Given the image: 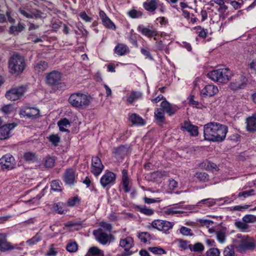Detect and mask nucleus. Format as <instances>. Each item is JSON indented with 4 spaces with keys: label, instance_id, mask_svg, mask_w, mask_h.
Here are the masks:
<instances>
[{
    "label": "nucleus",
    "instance_id": "72a5a7b5",
    "mask_svg": "<svg viewBox=\"0 0 256 256\" xmlns=\"http://www.w3.org/2000/svg\"><path fill=\"white\" fill-rule=\"evenodd\" d=\"M154 116L157 122L160 124L164 122V111L161 108H157L154 112Z\"/></svg>",
    "mask_w": 256,
    "mask_h": 256
},
{
    "label": "nucleus",
    "instance_id": "7ed1b4c3",
    "mask_svg": "<svg viewBox=\"0 0 256 256\" xmlns=\"http://www.w3.org/2000/svg\"><path fill=\"white\" fill-rule=\"evenodd\" d=\"M238 240H234V247L240 252H244L248 250H253L256 244L254 240L247 236H242L240 234L236 235Z\"/></svg>",
    "mask_w": 256,
    "mask_h": 256
},
{
    "label": "nucleus",
    "instance_id": "9d476101",
    "mask_svg": "<svg viewBox=\"0 0 256 256\" xmlns=\"http://www.w3.org/2000/svg\"><path fill=\"white\" fill-rule=\"evenodd\" d=\"M104 166L100 158L97 156H93L92 159L91 172L96 176H99L102 172Z\"/></svg>",
    "mask_w": 256,
    "mask_h": 256
},
{
    "label": "nucleus",
    "instance_id": "4d7b16f0",
    "mask_svg": "<svg viewBox=\"0 0 256 256\" xmlns=\"http://www.w3.org/2000/svg\"><path fill=\"white\" fill-rule=\"evenodd\" d=\"M150 237V234L147 232H140L138 234V238L140 240L141 242L146 243L147 242V238Z\"/></svg>",
    "mask_w": 256,
    "mask_h": 256
},
{
    "label": "nucleus",
    "instance_id": "ea45409f",
    "mask_svg": "<svg viewBox=\"0 0 256 256\" xmlns=\"http://www.w3.org/2000/svg\"><path fill=\"white\" fill-rule=\"evenodd\" d=\"M61 182L58 180H54L52 182L51 189L54 192H61L62 189L60 186Z\"/></svg>",
    "mask_w": 256,
    "mask_h": 256
},
{
    "label": "nucleus",
    "instance_id": "13d9d810",
    "mask_svg": "<svg viewBox=\"0 0 256 256\" xmlns=\"http://www.w3.org/2000/svg\"><path fill=\"white\" fill-rule=\"evenodd\" d=\"M179 242V246L180 248L184 249V250H187L188 248L190 249V247L191 246V244H189V242L186 240H178Z\"/></svg>",
    "mask_w": 256,
    "mask_h": 256
},
{
    "label": "nucleus",
    "instance_id": "49530a36",
    "mask_svg": "<svg viewBox=\"0 0 256 256\" xmlns=\"http://www.w3.org/2000/svg\"><path fill=\"white\" fill-rule=\"evenodd\" d=\"M24 29V26L19 23L16 26H11L10 27V32L12 34H14L15 32H20Z\"/></svg>",
    "mask_w": 256,
    "mask_h": 256
},
{
    "label": "nucleus",
    "instance_id": "f704fd0d",
    "mask_svg": "<svg viewBox=\"0 0 256 256\" xmlns=\"http://www.w3.org/2000/svg\"><path fill=\"white\" fill-rule=\"evenodd\" d=\"M58 125L59 126L60 130L61 132H69L68 130L66 128L68 126L70 125V122L67 118H64L60 120L58 122Z\"/></svg>",
    "mask_w": 256,
    "mask_h": 256
},
{
    "label": "nucleus",
    "instance_id": "aec40b11",
    "mask_svg": "<svg viewBox=\"0 0 256 256\" xmlns=\"http://www.w3.org/2000/svg\"><path fill=\"white\" fill-rule=\"evenodd\" d=\"M182 128L188 132L190 136H196L198 135V128L197 126L191 124L190 122L185 121L182 126Z\"/></svg>",
    "mask_w": 256,
    "mask_h": 256
},
{
    "label": "nucleus",
    "instance_id": "69168bd1",
    "mask_svg": "<svg viewBox=\"0 0 256 256\" xmlns=\"http://www.w3.org/2000/svg\"><path fill=\"white\" fill-rule=\"evenodd\" d=\"M197 30L200 31L198 32V36L202 38H206L207 36V32H206L204 28H202L200 26H198Z\"/></svg>",
    "mask_w": 256,
    "mask_h": 256
},
{
    "label": "nucleus",
    "instance_id": "6e6d98bb",
    "mask_svg": "<svg viewBox=\"0 0 256 256\" xmlns=\"http://www.w3.org/2000/svg\"><path fill=\"white\" fill-rule=\"evenodd\" d=\"M103 24L108 28H113L115 29L116 26L114 23L111 21V20L108 18V16L103 20L102 21Z\"/></svg>",
    "mask_w": 256,
    "mask_h": 256
},
{
    "label": "nucleus",
    "instance_id": "5701e85b",
    "mask_svg": "<svg viewBox=\"0 0 256 256\" xmlns=\"http://www.w3.org/2000/svg\"><path fill=\"white\" fill-rule=\"evenodd\" d=\"M114 53L118 56H124L130 52L128 47L125 44L120 43L118 44L114 50Z\"/></svg>",
    "mask_w": 256,
    "mask_h": 256
},
{
    "label": "nucleus",
    "instance_id": "b1692460",
    "mask_svg": "<svg viewBox=\"0 0 256 256\" xmlns=\"http://www.w3.org/2000/svg\"><path fill=\"white\" fill-rule=\"evenodd\" d=\"M138 30L140 32L142 35L146 36L148 38H152L158 34L157 32L154 30H150L148 28L143 27L142 25L138 26Z\"/></svg>",
    "mask_w": 256,
    "mask_h": 256
},
{
    "label": "nucleus",
    "instance_id": "338daca9",
    "mask_svg": "<svg viewBox=\"0 0 256 256\" xmlns=\"http://www.w3.org/2000/svg\"><path fill=\"white\" fill-rule=\"evenodd\" d=\"M80 16L82 19L86 22H90L92 21V18L88 16L84 12H81Z\"/></svg>",
    "mask_w": 256,
    "mask_h": 256
},
{
    "label": "nucleus",
    "instance_id": "2f4dec72",
    "mask_svg": "<svg viewBox=\"0 0 256 256\" xmlns=\"http://www.w3.org/2000/svg\"><path fill=\"white\" fill-rule=\"evenodd\" d=\"M130 120L134 124H144V120L136 114H132L130 116Z\"/></svg>",
    "mask_w": 256,
    "mask_h": 256
},
{
    "label": "nucleus",
    "instance_id": "a19ab883",
    "mask_svg": "<svg viewBox=\"0 0 256 256\" xmlns=\"http://www.w3.org/2000/svg\"><path fill=\"white\" fill-rule=\"evenodd\" d=\"M242 220L248 224V223L256 222V216L252 214H246L244 216Z\"/></svg>",
    "mask_w": 256,
    "mask_h": 256
},
{
    "label": "nucleus",
    "instance_id": "de8ad7c7",
    "mask_svg": "<svg viewBox=\"0 0 256 256\" xmlns=\"http://www.w3.org/2000/svg\"><path fill=\"white\" fill-rule=\"evenodd\" d=\"M55 159L53 157L48 156L46 158L44 164L46 168H50L54 166Z\"/></svg>",
    "mask_w": 256,
    "mask_h": 256
},
{
    "label": "nucleus",
    "instance_id": "5fc2aeb1",
    "mask_svg": "<svg viewBox=\"0 0 256 256\" xmlns=\"http://www.w3.org/2000/svg\"><path fill=\"white\" fill-rule=\"evenodd\" d=\"M224 256H234V252L232 246H227L224 251Z\"/></svg>",
    "mask_w": 256,
    "mask_h": 256
},
{
    "label": "nucleus",
    "instance_id": "0eeeda50",
    "mask_svg": "<svg viewBox=\"0 0 256 256\" xmlns=\"http://www.w3.org/2000/svg\"><path fill=\"white\" fill-rule=\"evenodd\" d=\"M234 78L229 84V88L234 90L242 89L247 84L248 80L244 76L236 74L234 76Z\"/></svg>",
    "mask_w": 256,
    "mask_h": 256
},
{
    "label": "nucleus",
    "instance_id": "20e7f679",
    "mask_svg": "<svg viewBox=\"0 0 256 256\" xmlns=\"http://www.w3.org/2000/svg\"><path fill=\"white\" fill-rule=\"evenodd\" d=\"M26 62L24 58L18 54H12L8 60V68L12 74L18 75L24 70Z\"/></svg>",
    "mask_w": 256,
    "mask_h": 256
},
{
    "label": "nucleus",
    "instance_id": "c9c22d12",
    "mask_svg": "<svg viewBox=\"0 0 256 256\" xmlns=\"http://www.w3.org/2000/svg\"><path fill=\"white\" fill-rule=\"evenodd\" d=\"M24 158L28 162H34L36 160L37 157L35 153L26 152L24 154Z\"/></svg>",
    "mask_w": 256,
    "mask_h": 256
},
{
    "label": "nucleus",
    "instance_id": "37998d69",
    "mask_svg": "<svg viewBox=\"0 0 256 256\" xmlns=\"http://www.w3.org/2000/svg\"><path fill=\"white\" fill-rule=\"evenodd\" d=\"M190 250L192 252H200L204 250V245L200 242L196 243L194 245L191 244Z\"/></svg>",
    "mask_w": 256,
    "mask_h": 256
},
{
    "label": "nucleus",
    "instance_id": "bb28decb",
    "mask_svg": "<svg viewBox=\"0 0 256 256\" xmlns=\"http://www.w3.org/2000/svg\"><path fill=\"white\" fill-rule=\"evenodd\" d=\"M104 252L96 246L90 248L85 256H104Z\"/></svg>",
    "mask_w": 256,
    "mask_h": 256
},
{
    "label": "nucleus",
    "instance_id": "09e8293b",
    "mask_svg": "<svg viewBox=\"0 0 256 256\" xmlns=\"http://www.w3.org/2000/svg\"><path fill=\"white\" fill-rule=\"evenodd\" d=\"M204 204L208 206H214L216 202L214 200L211 198L204 199L200 201L197 204V206H199L200 204Z\"/></svg>",
    "mask_w": 256,
    "mask_h": 256
},
{
    "label": "nucleus",
    "instance_id": "c756f323",
    "mask_svg": "<svg viewBox=\"0 0 256 256\" xmlns=\"http://www.w3.org/2000/svg\"><path fill=\"white\" fill-rule=\"evenodd\" d=\"M226 228H224L216 232V239L220 244H223L226 241Z\"/></svg>",
    "mask_w": 256,
    "mask_h": 256
},
{
    "label": "nucleus",
    "instance_id": "052dcab7",
    "mask_svg": "<svg viewBox=\"0 0 256 256\" xmlns=\"http://www.w3.org/2000/svg\"><path fill=\"white\" fill-rule=\"evenodd\" d=\"M140 52L142 54H144L146 58H149L150 60H153V58L148 48H141Z\"/></svg>",
    "mask_w": 256,
    "mask_h": 256
},
{
    "label": "nucleus",
    "instance_id": "2eb2a0df",
    "mask_svg": "<svg viewBox=\"0 0 256 256\" xmlns=\"http://www.w3.org/2000/svg\"><path fill=\"white\" fill-rule=\"evenodd\" d=\"M76 178L75 171L72 168L66 169L63 176L64 181L66 184L70 186L74 184L76 182Z\"/></svg>",
    "mask_w": 256,
    "mask_h": 256
},
{
    "label": "nucleus",
    "instance_id": "8fccbe9b",
    "mask_svg": "<svg viewBox=\"0 0 256 256\" xmlns=\"http://www.w3.org/2000/svg\"><path fill=\"white\" fill-rule=\"evenodd\" d=\"M66 248L70 252H76L78 250V244L76 242H70L67 244Z\"/></svg>",
    "mask_w": 256,
    "mask_h": 256
},
{
    "label": "nucleus",
    "instance_id": "3c124183",
    "mask_svg": "<svg viewBox=\"0 0 256 256\" xmlns=\"http://www.w3.org/2000/svg\"><path fill=\"white\" fill-rule=\"evenodd\" d=\"M254 194V190L252 189H251L250 190L240 192L238 194V197H239V198L244 197V198H246L248 196H252Z\"/></svg>",
    "mask_w": 256,
    "mask_h": 256
},
{
    "label": "nucleus",
    "instance_id": "4c0bfd02",
    "mask_svg": "<svg viewBox=\"0 0 256 256\" xmlns=\"http://www.w3.org/2000/svg\"><path fill=\"white\" fill-rule=\"evenodd\" d=\"M42 240L41 236L37 233L34 236L26 241V244L30 246L36 244Z\"/></svg>",
    "mask_w": 256,
    "mask_h": 256
},
{
    "label": "nucleus",
    "instance_id": "774afa93",
    "mask_svg": "<svg viewBox=\"0 0 256 256\" xmlns=\"http://www.w3.org/2000/svg\"><path fill=\"white\" fill-rule=\"evenodd\" d=\"M155 46L157 50L160 51L162 50L164 48V46L162 40L156 42Z\"/></svg>",
    "mask_w": 256,
    "mask_h": 256
},
{
    "label": "nucleus",
    "instance_id": "e433bc0d",
    "mask_svg": "<svg viewBox=\"0 0 256 256\" xmlns=\"http://www.w3.org/2000/svg\"><path fill=\"white\" fill-rule=\"evenodd\" d=\"M128 16L132 18H137L142 16L143 13L140 10L132 9L128 12Z\"/></svg>",
    "mask_w": 256,
    "mask_h": 256
},
{
    "label": "nucleus",
    "instance_id": "cd10ccee",
    "mask_svg": "<svg viewBox=\"0 0 256 256\" xmlns=\"http://www.w3.org/2000/svg\"><path fill=\"white\" fill-rule=\"evenodd\" d=\"M235 226L242 232H248L250 231V226L242 220H238L234 222Z\"/></svg>",
    "mask_w": 256,
    "mask_h": 256
},
{
    "label": "nucleus",
    "instance_id": "a211bd4d",
    "mask_svg": "<svg viewBox=\"0 0 256 256\" xmlns=\"http://www.w3.org/2000/svg\"><path fill=\"white\" fill-rule=\"evenodd\" d=\"M218 92V90L216 86L213 84H208L202 90L201 94L203 96H212L216 94Z\"/></svg>",
    "mask_w": 256,
    "mask_h": 256
},
{
    "label": "nucleus",
    "instance_id": "0e129e2a",
    "mask_svg": "<svg viewBox=\"0 0 256 256\" xmlns=\"http://www.w3.org/2000/svg\"><path fill=\"white\" fill-rule=\"evenodd\" d=\"M199 222L202 226H206L208 227L210 225L213 224L214 222L212 220L206 219H200Z\"/></svg>",
    "mask_w": 256,
    "mask_h": 256
},
{
    "label": "nucleus",
    "instance_id": "f8f14e48",
    "mask_svg": "<svg viewBox=\"0 0 256 256\" xmlns=\"http://www.w3.org/2000/svg\"><path fill=\"white\" fill-rule=\"evenodd\" d=\"M62 78L61 74L58 72L54 70L46 76V82L50 85H56L60 83Z\"/></svg>",
    "mask_w": 256,
    "mask_h": 256
},
{
    "label": "nucleus",
    "instance_id": "6ab92c4d",
    "mask_svg": "<svg viewBox=\"0 0 256 256\" xmlns=\"http://www.w3.org/2000/svg\"><path fill=\"white\" fill-rule=\"evenodd\" d=\"M19 248L12 246L11 244L6 240V236L4 234H0V250L6 252L8 250Z\"/></svg>",
    "mask_w": 256,
    "mask_h": 256
},
{
    "label": "nucleus",
    "instance_id": "bf43d9fd",
    "mask_svg": "<svg viewBox=\"0 0 256 256\" xmlns=\"http://www.w3.org/2000/svg\"><path fill=\"white\" fill-rule=\"evenodd\" d=\"M220 252L218 248H212L206 252V256H219Z\"/></svg>",
    "mask_w": 256,
    "mask_h": 256
},
{
    "label": "nucleus",
    "instance_id": "393cba45",
    "mask_svg": "<svg viewBox=\"0 0 256 256\" xmlns=\"http://www.w3.org/2000/svg\"><path fill=\"white\" fill-rule=\"evenodd\" d=\"M158 0H150L143 3V7L148 12H154L158 8Z\"/></svg>",
    "mask_w": 256,
    "mask_h": 256
},
{
    "label": "nucleus",
    "instance_id": "e2e57ef3",
    "mask_svg": "<svg viewBox=\"0 0 256 256\" xmlns=\"http://www.w3.org/2000/svg\"><path fill=\"white\" fill-rule=\"evenodd\" d=\"M79 200H80L78 197H74L68 200V204L69 206H73L78 203Z\"/></svg>",
    "mask_w": 256,
    "mask_h": 256
},
{
    "label": "nucleus",
    "instance_id": "4be33fe9",
    "mask_svg": "<svg viewBox=\"0 0 256 256\" xmlns=\"http://www.w3.org/2000/svg\"><path fill=\"white\" fill-rule=\"evenodd\" d=\"M129 146H120L114 149V153L116 158H122L128 152Z\"/></svg>",
    "mask_w": 256,
    "mask_h": 256
},
{
    "label": "nucleus",
    "instance_id": "a18cd8bd",
    "mask_svg": "<svg viewBox=\"0 0 256 256\" xmlns=\"http://www.w3.org/2000/svg\"><path fill=\"white\" fill-rule=\"evenodd\" d=\"M100 228L102 230H106L110 232L112 230V226L111 224L106 222H101L99 224Z\"/></svg>",
    "mask_w": 256,
    "mask_h": 256
},
{
    "label": "nucleus",
    "instance_id": "6e6552de",
    "mask_svg": "<svg viewBox=\"0 0 256 256\" xmlns=\"http://www.w3.org/2000/svg\"><path fill=\"white\" fill-rule=\"evenodd\" d=\"M19 114L20 118L33 119L40 115V110L36 108L24 106L20 108Z\"/></svg>",
    "mask_w": 256,
    "mask_h": 256
},
{
    "label": "nucleus",
    "instance_id": "1a4fd4ad",
    "mask_svg": "<svg viewBox=\"0 0 256 256\" xmlns=\"http://www.w3.org/2000/svg\"><path fill=\"white\" fill-rule=\"evenodd\" d=\"M93 234L96 236L97 241L103 245L106 244L110 239L114 240L112 235L108 234L103 232L102 228L94 230Z\"/></svg>",
    "mask_w": 256,
    "mask_h": 256
},
{
    "label": "nucleus",
    "instance_id": "473e14b6",
    "mask_svg": "<svg viewBox=\"0 0 256 256\" xmlns=\"http://www.w3.org/2000/svg\"><path fill=\"white\" fill-rule=\"evenodd\" d=\"M48 67V63L45 61H40L38 62L34 66V70L38 73L42 72L47 69Z\"/></svg>",
    "mask_w": 256,
    "mask_h": 256
},
{
    "label": "nucleus",
    "instance_id": "680f3d73",
    "mask_svg": "<svg viewBox=\"0 0 256 256\" xmlns=\"http://www.w3.org/2000/svg\"><path fill=\"white\" fill-rule=\"evenodd\" d=\"M182 212V211L178 210L176 208H168L166 210V213L168 214H181Z\"/></svg>",
    "mask_w": 256,
    "mask_h": 256
},
{
    "label": "nucleus",
    "instance_id": "79ce46f5",
    "mask_svg": "<svg viewBox=\"0 0 256 256\" xmlns=\"http://www.w3.org/2000/svg\"><path fill=\"white\" fill-rule=\"evenodd\" d=\"M48 138L49 141L55 146H58L60 142V138L58 134H52Z\"/></svg>",
    "mask_w": 256,
    "mask_h": 256
},
{
    "label": "nucleus",
    "instance_id": "a878e982",
    "mask_svg": "<svg viewBox=\"0 0 256 256\" xmlns=\"http://www.w3.org/2000/svg\"><path fill=\"white\" fill-rule=\"evenodd\" d=\"M120 246L124 248L126 251H128L133 246L132 238L130 237H127L124 239L121 240Z\"/></svg>",
    "mask_w": 256,
    "mask_h": 256
},
{
    "label": "nucleus",
    "instance_id": "7c9ffc66",
    "mask_svg": "<svg viewBox=\"0 0 256 256\" xmlns=\"http://www.w3.org/2000/svg\"><path fill=\"white\" fill-rule=\"evenodd\" d=\"M142 97V94L140 92L133 91L128 96L126 101L130 104H132L134 101L141 98Z\"/></svg>",
    "mask_w": 256,
    "mask_h": 256
},
{
    "label": "nucleus",
    "instance_id": "58836bf2",
    "mask_svg": "<svg viewBox=\"0 0 256 256\" xmlns=\"http://www.w3.org/2000/svg\"><path fill=\"white\" fill-rule=\"evenodd\" d=\"M148 250L152 252L154 254H166V250L160 248L158 246H154V247H149L148 248Z\"/></svg>",
    "mask_w": 256,
    "mask_h": 256
},
{
    "label": "nucleus",
    "instance_id": "603ef678",
    "mask_svg": "<svg viewBox=\"0 0 256 256\" xmlns=\"http://www.w3.org/2000/svg\"><path fill=\"white\" fill-rule=\"evenodd\" d=\"M180 232L184 236H192L193 235L191 229L186 226H182L180 229Z\"/></svg>",
    "mask_w": 256,
    "mask_h": 256
},
{
    "label": "nucleus",
    "instance_id": "39448f33",
    "mask_svg": "<svg viewBox=\"0 0 256 256\" xmlns=\"http://www.w3.org/2000/svg\"><path fill=\"white\" fill-rule=\"evenodd\" d=\"M232 75V72L228 68L218 69L207 74L208 77L213 81L222 84L227 82Z\"/></svg>",
    "mask_w": 256,
    "mask_h": 256
},
{
    "label": "nucleus",
    "instance_id": "412c9836",
    "mask_svg": "<svg viewBox=\"0 0 256 256\" xmlns=\"http://www.w3.org/2000/svg\"><path fill=\"white\" fill-rule=\"evenodd\" d=\"M246 130L248 132L254 133L256 132V114L246 119Z\"/></svg>",
    "mask_w": 256,
    "mask_h": 256
},
{
    "label": "nucleus",
    "instance_id": "4468645a",
    "mask_svg": "<svg viewBox=\"0 0 256 256\" xmlns=\"http://www.w3.org/2000/svg\"><path fill=\"white\" fill-rule=\"evenodd\" d=\"M116 180L115 174L111 172H106L100 178V184L104 188L106 186L113 184Z\"/></svg>",
    "mask_w": 256,
    "mask_h": 256
},
{
    "label": "nucleus",
    "instance_id": "c85d7f7f",
    "mask_svg": "<svg viewBox=\"0 0 256 256\" xmlns=\"http://www.w3.org/2000/svg\"><path fill=\"white\" fill-rule=\"evenodd\" d=\"M122 181L124 192H128L130 190L128 188L129 180L128 171L126 170H124L122 172Z\"/></svg>",
    "mask_w": 256,
    "mask_h": 256
},
{
    "label": "nucleus",
    "instance_id": "423d86ee",
    "mask_svg": "<svg viewBox=\"0 0 256 256\" xmlns=\"http://www.w3.org/2000/svg\"><path fill=\"white\" fill-rule=\"evenodd\" d=\"M26 92V87L24 86L11 88L6 93V98L10 100L15 101L20 99Z\"/></svg>",
    "mask_w": 256,
    "mask_h": 256
},
{
    "label": "nucleus",
    "instance_id": "f257e3e1",
    "mask_svg": "<svg viewBox=\"0 0 256 256\" xmlns=\"http://www.w3.org/2000/svg\"><path fill=\"white\" fill-rule=\"evenodd\" d=\"M228 127L219 123L210 122L204 126V139L210 141L221 142L228 132Z\"/></svg>",
    "mask_w": 256,
    "mask_h": 256
},
{
    "label": "nucleus",
    "instance_id": "c03bdc74",
    "mask_svg": "<svg viewBox=\"0 0 256 256\" xmlns=\"http://www.w3.org/2000/svg\"><path fill=\"white\" fill-rule=\"evenodd\" d=\"M196 177L202 182H206L209 180L208 175L206 172H198L196 174Z\"/></svg>",
    "mask_w": 256,
    "mask_h": 256
},
{
    "label": "nucleus",
    "instance_id": "ddd939ff",
    "mask_svg": "<svg viewBox=\"0 0 256 256\" xmlns=\"http://www.w3.org/2000/svg\"><path fill=\"white\" fill-rule=\"evenodd\" d=\"M14 164V159L10 154H6L0 158V164L2 169H12Z\"/></svg>",
    "mask_w": 256,
    "mask_h": 256
},
{
    "label": "nucleus",
    "instance_id": "dca6fc26",
    "mask_svg": "<svg viewBox=\"0 0 256 256\" xmlns=\"http://www.w3.org/2000/svg\"><path fill=\"white\" fill-rule=\"evenodd\" d=\"M14 123L4 124L0 127V140H5L10 136V131L16 126Z\"/></svg>",
    "mask_w": 256,
    "mask_h": 256
},
{
    "label": "nucleus",
    "instance_id": "f3484780",
    "mask_svg": "<svg viewBox=\"0 0 256 256\" xmlns=\"http://www.w3.org/2000/svg\"><path fill=\"white\" fill-rule=\"evenodd\" d=\"M161 109L169 116L174 114L178 109L176 105H172L166 100L162 101L160 104Z\"/></svg>",
    "mask_w": 256,
    "mask_h": 256
},
{
    "label": "nucleus",
    "instance_id": "864d4df0",
    "mask_svg": "<svg viewBox=\"0 0 256 256\" xmlns=\"http://www.w3.org/2000/svg\"><path fill=\"white\" fill-rule=\"evenodd\" d=\"M54 210L59 214H63L64 213V209L63 208V204L62 203H58L54 206Z\"/></svg>",
    "mask_w": 256,
    "mask_h": 256
},
{
    "label": "nucleus",
    "instance_id": "f03ea898",
    "mask_svg": "<svg viewBox=\"0 0 256 256\" xmlns=\"http://www.w3.org/2000/svg\"><path fill=\"white\" fill-rule=\"evenodd\" d=\"M92 100L90 96L78 92L71 94L68 102L72 107L84 109L91 104Z\"/></svg>",
    "mask_w": 256,
    "mask_h": 256
},
{
    "label": "nucleus",
    "instance_id": "9b49d317",
    "mask_svg": "<svg viewBox=\"0 0 256 256\" xmlns=\"http://www.w3.org/2000/svg\"><path fill=\"white\" fill-rule=\"evenodd\" d=\"M152 225L153 228L164 232L168 230L173 226L172 223L163 220H155L152 222Z\"/></svg>",
    "mask_w": 256,
    "mask_h": 256
}]
</instances>
